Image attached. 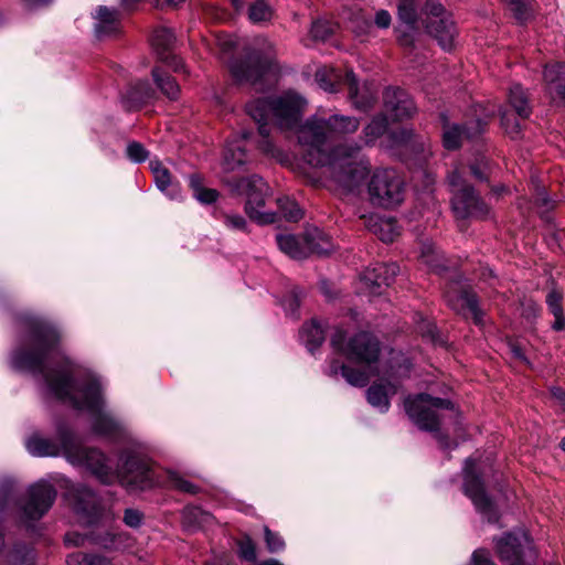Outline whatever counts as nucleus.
I'll return each instance as SVG.
<instances>
[{
  "label": "nucleus",
  "instance_id": "nucleus-1",
  "mask_svg": "<svg viewBox=\"0 0 565 565\" xmlns=\"http://www.w3.org/2000/svg\"><path fill=\"white\" fill-rule=\"evenodd\" d=\"M23 326L25 335L10 353L11 367L36 376L47 399L87 414L96 435L120 433L121 422L106 407L102 379L64 354L57 328L38 316L25 317Z\"/></svg>",
  "mask_w": 565,
  "mask_h": 565
},
{
  "label": "nucleus",
  "instance_id": "nucleus-2",
  "mask_svg": "<svg viewBox=\"0 0 565 565\" xmlns=\"http://www.w3.org/2000/svg\"><path fill=\"white\" fill-rule=\"evenodd\" d=\"M359 125V120L350 116L333 115L328 119L312 116L298 130L303 161L311 167L328 166L332 181L348 194L361 190L371 164L358 143L344 142L329 151L328 138L352 134Z\"/></svg>",
  "mask_w": 565,
  "mask_h": 565
},
{
  "label": "nucleus",
  "instance_id": "nucleus-3",
  "mask_svg": "<svg viewBox=\"0 0 565 565\" xmlns=\"http://www.w3.org/2000/svg\"><path fill=\"white\" fill-rule=\"evenodd\" d=\"M308 105L307 99L295 90H287L269 98H258L246 105L247 114L257 122L260 140L258 148L266 154L284 162L286 154L269 139L273 121L281 130H296L302 126L300 121Z\"/></svg>",
  "mask_w": 565,
  "mask_h": 565
},
{
  "label": "nucleus",
  "instance_id": "nucleus-4",
  "mask_svg": "<svg viewBox=\"0 0 565 565\" xmlns=\"http://www.w3.org/2000/svg\"><path fill=\"white\" fill-rule=\"evenodd\" d=\"M25 447L35 457L63 456L71 465L87 469L102 482L108 483L115 478L106 456L95 448L84 447L64 424L57 425L56 438L34 433L26 438Z\"/></svg>",
  "mask_w": 565,
  "mask_h": 565
},
{
  "label": "nucleus",
  "instance_id": "nucleus-5",
  "mask_svg": "<svg viewBox=\"0 0 565 565\" xmlns=\"http://www.w3.org/2000/svg\"><path fill=\"white\" fill-rule=\"evenodd\" d=\"M118 478L130 492L143 491L153 487H171L186 493H196L198 487L174 471L163 475L148 458L141 444L132 443L119 457Z\"/></svg>",
  "mask_w": 565,
  "mask_h": 565
},
{
  "label": "nucleus",
  "instance_id": "nucleus-6",
  "mask_svg": "<svg viewBox=\"0 0 565 565\" xmlns=\"http://www.w3.org/2000/svg\"><path fill=\"white\" fill-rule=\"evenodd\" d=\"M418 0H398L397 14L399 26L398 42L402 46H412L413 33L417 30V23L420 20L427 32L433 35L444 50H450L454 44L457 30L450 13L446 11L441 3L429 0L419 11Z\"/></svg>",
  "mask_w": 565,
  "mask_h": 565
},
{
  "label": "nucleus",
  "instance_id": "nucleus-7",
  "mask_svg": "<svg viewBox=\"0 0 565 565\" xmlns=\"http://www.w3.org/2000/svg\"><path fill=\"white\" fill-rule=\"evenodd\" d=\"M331 345L341 355L349 361L365 364L367 372L350 369L337 359L329 362L327 374L330 376H341L352 386L363 387L367 384L370 377L379 372L377 359L380 354L379 340L369 332H359L347 340L345 331L337 329L331 337Z\"/></svg>",
  "mask_w": 565,
  "mask_h": 565
},
{
  "label": "nucleus",
  "instance_id": "nucleus-8",
  "mask_svg": "<svg viewBox=\"0 0 565 565\" xmlns=\"http://www.w3.org/2000/svg\"><path fill=\"white\" fill-rule=\"evenodd\" d=\"M230 71L237 82L263 88L277 72L273 44L265 39L259 40L257 47L248 52L245 58L230 63Z\"/></svg>",
  "mask_w": 565,
  "mask_h": 565
},
{
  "label": "nucleus",
  "instance_id": "nucleus-9",
  "mask_svg": "<svg viewBox=\"0 0 565 565\" xmlns=\"http://www.w3.org/2000/svg\"><path fill=\"white\" fill-rule=\"evenodd\" d=\"M367 193L373 205L395 207L404 200L405 183L396 170L376 169L367 182Z\"/></svg>",
  "mask_w": 565,
  "mask_h": 565
},
{
  "label": "nucleus",
  "instance_id": "nucleus-10",
  "mask_svg": "<svg viewBox=\"0 0 565 565\" xmlns=\"http://www.w3.org/2000/svg\"><path fill=\"white\" fill-rule=\"evenodd\" d=\"M411 371V362L403 354L393 353L390 370L379 383H374L366 391V399L381 413H386L390 408V398L396 394L398 379L407 376Z\"/></svg>",
  "mask_w": 565,
  "mask_h": 565
},
{
  "label": "nucleus",
  "instance_id": "nucleus-11",
  "mask_svg": "<svg viewBox=\"0 0 565 565\" xmlns=\"http://www.w3.org/2000/svg\"><path fill=\"white\" fill-rule=\"evenodd\" d=\"M232 188L238 194L246 196L245 212L252 221L260 225L271 224L277 221L276 213L260 210L269 191V186L262 177L253 174L241 178L233 182Z\"/></svg>",
  "mask_w": 565,
  "mask_h": 565
},
{
  "label": "nucleus",
  "instance_id": "nucleus-12",
  "mask_svg": "<svg viewBox=\"0 0 565 565\" xmlns=\"http://www.w3.org/2000/svg\"><path fill=\"white\" fill-rule=\"evenodd\" d=\"M448 184L451 188V205L457 218H482L488 215V205L473 188L466 183L458 169L448 174Z\"/></svg>",
  "mask_w": 565,
  "mask_h": 565
},
{
  "label": "nucleus",
  "instance_id": "nucleus-13",
  "mask_svg": "<svg viewBox=\"0 0 565 565\" xmlns=\"http://www.w3.org/2000/svg\"><path fill=\"white\" fill-rule=\"evenodd\" d=\"M405 411L413 423L422 430L436 431L439 428L441 409H452L449 399L431 397L422 393L408 396L404 402Z\"/></svg>",
  "mask_w": 565,
  "mask_h": 565
},
{
  "label": "nucleus",
  "instance_id": "nucleus-14",
  "mask_svg": "<svg viewBox=\"0 0 565 565\" xmlns=\"http://www.w3.org/2000/svg\"><path fill=\"white\" fill-rule=\"evenodd\" d=\"M463 491L472 501L476 510L489 522L494 523L499 520L497 508L491 498L487 494L477 469V463L471 458L466 460L463 467Z\"/></svg>",
  "mask_w": 565,
  "mask_h": 565
},
{
  "label": "nucleus",
  "instance_id": "nucleus-15",
  "mask_svg": "<svg viewBox=\"0 0 565 565\" xmlns=\"http://www.w3.org/2000/svg\"><path fill=\"white\" fill-rule=\"evenodd\" d=\"M55 499V488L49 481L40 480L29 488L23 513L30 520H39L51 509Z\"/></svg>",
  "mask_w": 565,
  "mask_h": 565
},
{
  "label": "nucleus",
  "instance_id": "nucleus-16",
  "mask_svg": "<svg viewBox=\"0 0 565 565\" xmlns=\"http://www.w3.org/2000/svg\"><path fill=\"white\" fill-rule=\"evenodd\" d=\"M71 494L73 509L79 520L87 525L96 523L102 515V509L95 492L84 484H78Z\"/></svg>",
  "mask_w": 565,
  "mask_h": 565
},
{
  "label": "nucleus",
  "instance_id": "nucleus-17",
  "mask_svg": "<svg viewBox=\"0 0 565 565\" xmlns=\"http://www.w3.org/2000/svg\"><path fill=\"white\" fill-rule=\"evenodd\" d=\"M443 120V146L447 150H456L461 146L465 138L470 139L483 130L484 121L478 119L470 122L469 126H461L459 124H450L445 115H441Z\"/></svg>",
  "mask_w": 565,
  "mask_h": 565
},
{
  "label": "nucleus",
  "instance_id": "nucleus-18",
  "mask_svg": "<svg viewBox=\"0 0 565 565\" xmlns=\"http://www.w3.org/2000/svg\"><path fill=\"white\" fill-rule=\"evenodd\" d=\"M384 110L392 120H403L412 117L416 106L407 92L390 87L384 92Z\"/></svg>",
  "mask_w": 565,
  "mask_h": 565
},
{
  "label": "nucleus",
  "instance_id": "nucleus-19",
  "mask_svg": "<svg viewBox=\"0 0 565 565\" xmlns=\"http://www.w3.org/2000/svg\"><path fill=\"white\" fill-rule=\"evenodd\" d=\"M448 305L458 312H469L476 323L481 322L482 312L478 307L476 295L455 282L449 285L445 292Z\"/></svg>",
  "mask_w": 565,
  "mask_h": 565
},
{
  "label": "nucleus",
  "instance_id": "nucleus-20",
  "mask_svg": "<svg viewBox=\"0 0 565 565\" xmlns=\"http://www.w3.org/2000/svg\"><path fill=\"white\" fill-rule=\"evenodd\" d=\"M175 38L168 28H158L152 34V46L158 53L159 58L170 66L174 72H185L183 61L171 52Z\"/></svg>",
  "mask_w": 565,
  "mask_h": 565
},
{
  "label": "nucleus",
  "instance_id": "nucleus-21",
  "mask_svg": "<svg viewBox=\"0 0 565 565\" xmlns=\"http://www.w3.org/2000/svg\"><path fill=\"white\" fill-rule=\"evenodd\" d=\"M523 543H529V536L521 530L504 534L497 542V550L500 559L504 563H508V565H523Z\"/></svg>",
  "mask_w": 565,
  "mask_h": 565
},
{
  "label": "nucleus",
  "instance_id": "nucleus-22",
  "mask_svg": "<svg viewBox=\"0 0 565 565\" xmlns=\"http://www.w3.org/2000/svg\"><path fill=\"white\" fill-rule=\"evenodd\" d=\"M399 267L396 263L390 264H375L369 267L362 275V282L372 295H380L383 286L388 287L397 273Z\"/></svg>",
  "mask_w": 565,
  "mask_h": 565
},
{
  "label": "nucleus",
  "instance_id": "nucleus-23",
  "mask_svg": "<svg viewBox=\"0 0 565 565\" xmlns=\"http://www.w3.org/2000/svg\"><path fill=\"white\" fill-rule=\"evenodd\" d=\"M343 82L348 86L349 97L356 109L367 110L372 107L377 97V90L373 84L364 83L360 86L352 71L347 72Z\"/></svg>",
  "mask_w": 565,
  "mask_h": 565
},
{
  "label": "nucleus",
  "instance_id": "nucleus-24",
  "mask_svg": "<svg viewBox=\"0 0 565 565\" xmlns=\"http://www.w3.org/2000/svg\"><path fill=\"white\" fill-rule=\"evenodd\" d=\"M364 226L384 243H392L399 235V226L393 217L379 214L363 216Z\"/></svg>",
  "mask_w": 565,
  "mask_h": 565
},
{
  "label": "nucleus",
  "instance_id": "nucleus-25",
  "mask_svg": "<svg viewBox=\"0 0 565 565\" xmlns=\"http://www.w3.org/2000/svg\"><path fill=\"white\" fill-rule=\"evenodd\" d=\"M250 136V131L244 130L239 139L227 141L223 154V168L226 171H233L246 162L245 143Z\"/></svg>",
  "mask_w": 565,
  "mask_h": 565
},
{
  "label": "nucleus",
  "instance_id": "nucleus-26",
  "mask_svg": "<svg viewBox=\"0 0 565 565\" xmlns=\"http://www.w3.org/2000/svg\"><path fill=\"white\" fill-rule=\"evenodd\" d=\"M93 18L97 38L111 35L118 31L120 17L117 9L99 6L96 8Z\"/></svg>",
  "mask_w": 565,
  "mask_h": 565
},
{
  "label": "nucleus",
  "instance_id": "nucleus-27",
  "mask_svg": "<svg viewBox=\"0 0 565 565\" xmlns=\"http://www.w3.org/2000/svg\"><path fill=\"white\" fill-rule=\"evenodd\" d=\"M149 167L157 188L169 199L180 200L182 198L180 186L172 181L169 170L159 160H150Z\"/></svg>",
  "mask_w": 565,
  "mask_h": 565
},
{
  "label": "nucleus",
  "instance_id": "nucleus-28",
  "mask_svg": "<svg viewBox=\"0 0 565 565\" xmlns=\"http://www.w3.org/2000/svg\"><path fill=\"white\" fill-rule=\"evenodd\" d=\"M279 249L294 259H302L308 256V246L303 236L292 234H278L276 236Z\"/></svg>",
  "mask_w": 565,
  "mask_h": 565
},
{
  "label": "nucleus",
  "instance_id": "nucleus-29",
  "mask_svg": "<svg viewBox=\"0 0 565 565\" xmlns=\"http://www.w3.org/2000/svg\"><path fill=\"white\" fill-rule=\"evenodd\" d=\"M154 96V90L147 81L135 83L124 95L122 99L130 109L138 108Z\"/></svg>",
  "mask_w": 565,
  "mask_h": 565
},
{
  "label": "nucleus",
  "instance_id": "nucleus-30",
  "mask_svg": "<svg viewBox=\"0 0 565 565\" xmlns=\"http://www.w3.org/2000/svg\"><path fill=\"white\" fill-rule=\"evenodd\" d=\"M305 241L308 246V255L311 253L323 255L333 249L331 237L318 227L308 228L305 233Z\"/></svg>",
  "mask_w": 565,
  "mask_h": 565
},
{
  "label": "nucleus",
  "instance_id": "nucleus-31",
  "mask_svg": "<svg viewBox=\"0 0 565 565\" xmlns=\"http://www.w3.org/2000/svg\"><path fill=\"white\" fill-rule=\"evenodd\" d=\"M299 337L308 351L312 353L324 341V331L316 320H312L302 326Z\"/></svg>",
  "mask_w": 565,
  "mask_h": 565
},
{
  "label": "nucleus",
  "instance_id": "nucleus-32",
  "mask_svg": "<svg viewBox=\"0 0 565 565\" xmlns=\"http://www.w3.org/2000/svg\"><path fill=\"white\" fill-rule=\"evenodd\" d=\"M152 77L160 92L169 99L175 100L180 94V86L168 73L156 67L152 70Z\"/></svg>",
  "mask_w": 565,
  "mask_h": 565
},
{
  "label": "nucleus",
  "instance_id": "nucleus-33",
  "mask_svg": "<svg viewBox=\"0 0 565 565\" xmlns=\"http://www.w3.org/2000/svg\"><path fill=\"white\" fill-rule=\"evenodd\" d=\"M419 257L430 269L440 271L446 269L444 265V256L435 248V245L429 239L420 242Z\"/></svg>",
  "mask_w": 565,
  "mask_h": 565
},
{
  "label": "nucleus",
  "instance_id": "nucleus-34",
  "mask_svg": "<svg viewBox=\"0 0 565 565\" xmlns=\"http://www.w3.org/2000/svg\"><path fill=\"white\" fill-rule=\"evenodd\" d=\"M509 104L515 110L520 118H527L531 115V106L527 95L521 85L514 84L509 90Z\"/></svg>",
  "mask_w": 565,
  "mask_h": 565
},
{
  "label": "nucleus",
  "instance_id": "nucleus-35",
  "mask_svg": "<svg viewBox=\"0 0 565 565\" xmlns=\"http://www.w3.org/2000/svg\"><path fill=\"white\" fill-rule=\"evenodd\" d=\"M182 519L184 526L194 530L210 524L213 516L200 507H186L183 510Z\"/></svg>",
  "mask_w": 565,
  "mask_h": 565
},
{
  "label": "nucleus",
  "instance_id": "nucleus-36",
  "mask_svg": "<svg viewBox=\"0 0 565 565\" xmlns=\"http://www.w3.org/2000/svg\"><path fill=\"white\" fill-rule=\"evenodd\" d=\"M189 185L193 192V196L202 204H211L218 198L216 190L204 186L203 179L199 174H191L189 177Z\"/></svg>",
  "mask_w": 565,
  "mask_h": 565
},
{
  "label": "nucleus",
  "instance_id": "nucleus-37",
  "mask_svg": "<svg viewBox=\"0 0 565 565\" xmlns=\"http://www.w3.org/2000/svg\"><path fill=\"white\" fill-rule=\"evenodd\" d=\"M315 79L319 87L328 93L337 92V86L342 81L340 73L333 67L322 66L317 70Z\"/></svg>",
  "mask_w": 565,
  "mask_h": 565
},
{
  "label": "nucleus",
  "instance_id": "nucleus-38",
  "mask_svg": "<svg viewBox=\"0 0 565 565\" xmlns=\"http://www.w3.org/2000/svg\"><path fill=\"white\" fill-rule=\"evenodd\" d=\"M97 545L105 550H121L126 547L127 536L121 533L105 532L103 534H96L92 539Z\"/></svg>",
  "mask_w": 565,
  "mask_h": 565
},
{
  "label": "nucleus",
  "instance_id": "nucleus-39",
  "mask_svg": "<svg viewBox=\"0 0 565 565\" xmlns=\"http://www.w3.org/2000/svg\"><path fill=\"white\" fill-rule=\"evenodd\" d=\"M387 129V118L383 115L375 116L364 128L365 145L373 143Z\"/></svg>",
  "mask_w": 565,
  "mask_h": 565
},
{
  "label": "nucleus",
  "instance_id": "nucleus-40",
  "mask_svg": "<svg viewBox=\"0 0 565 565\" xmlns=\"http://www.w3.org/2000/svg\"><path fill=\"white\" fill-rule=\"evenodd\" d=\"M67 565H113V563L103 555L74 553L67 557Z\"/></svg>",
  "mask_w": 565,
  "mask_h": 565
},
{
  "label": "nucleus",
  "instance_id": "nucleus-41",
  "mask_svg": "<svg viewBox=\"0 0 565 565\" xmlns=\"http://www.w3.org/2000/svg\"><path fill=\"white\" fill-rule=\"evenodd\" d=\"M278 209L282 217L289 222H298L302 217V210L289 198L277 200Z\"/></svg>",
  "mask_w": 565,
  "mask_h": 565
},
{
  "label": "nucleus",
  "instance_id": "nucleus-42",
  "mask_svg": "<svg viewBox=\"0 0 565 565\" xmlns=\"http://www.w3.org/2000/svg\"><path fill=\"white\" fill-rule=\"evenodd\" d=\"M273 11L265 0H255L248 8V19L253 23H259L270 20Z\"/></svg>",
  "mask_w": 565,
  "mask_h": 565
},
{
  "label": "nucleus",
  "instance_id": "nucleus-43",
  "mask_svg": "<svg viewBox=\"0 0 565 565\" xmlns=\"http://www.w3.org/2000/svg\"><path fill=\"white\" fill-rule=\"evenodd\" d=\"M416 331L420 333L423 338L436 341V327L433 322L427 320L422 313L415 315Z\"/></svg>",
  "mask_w": 565,
  "mask_h": 565
},
{
  "label": "nucleus",
  "instance_id": "nucleus-44",
  "mask_svg": "<svg viewBox=\"0 0 565 565\" xmlns=\"http://www.w3.org/2000/svg\"><path fill=\"white\" fill-rule=\"evenodd\" d=\"M315 40L324 41L333 33V24L327 20H316L310 30Z\"/></svg>",
  "mask_w": 565,
  "mask_h": 565
},
{
  "label": "nucleus",
  "instance_id": "nucleus-45",
  "mask_svg": "<svg viewBox=\"0 0 565 565\" xmlns=\"http://www.w3.org/2000/svg\"><path fill=\"white\" fill-rule=\"evenodd\" d=\"M264 534L266 547L270 553H279L285 550V541L279 533L273 532L269 527L265 526Z\"/></svg>",
  "mask_w": 565,
  "mask_h": 565
},
{
  "label": "nucleus",
  "instance_id": "nucleus-46",
  "mask_svg": "<svg viewBox=\"0 0 565 565\" xmlns=\"http://www.w3.org/2000/svg\"><path fill=\"white\" fill-rule=\"evenodd\" d=\"M514 17L520 22L527 20L530 17L531 4L533 0H505Z\"/></svg>",
  "mask_w": 565,
  "mask_h": 565
},
{
  "label": "nucleus",
  "instance_id": "nucleus-47",
  "mask_svg": "<svg viewBox=\"0 0 565 565\" xmlns=\"http://www.w3.org/2000/svg\"><path fill=\"white\" fill-rule=\"evenodd\" d=\"M126 154L128 159L135 163L145 162L149 158L147 149L137 141H131L127 145Z\"/></svg>",
  "mask_w": 565,
  "mask_h": 565
},
{
  "label": "nucleus",
  "instance_id": "nucleus-48",
  "mask_svg": "<svg viewBox=\"0 0 565 565\" xmlns=\"http://www.w3.org/2000/svg\"><path fill=\"white\" fill-rule=\"evenodd\" d=\"M238 556L244 561H256V545L249 536H245L238 541Z\"/></svg>",
  "mask_w": 565,
  "mask_h": 565
},
{
  "label": "nucleus",
  "instance_id": "nucleus-49",
  "mask_svg": "<svg viewBox=\"0 0 565 565\" xmlns=\"http://www.w3.org/2000/svg\"><path fill=\"white\" fill-rule=\"evenodd\" d=\"M300 295L301 291L298 289H294L288 297L282 300V307L285 312L290 317L298 316V309L300 306Z\"/></svg>",
  "mask_w": 565,
  "mask_h": 565
},
{
  "label": "nucleus",
  "instance_id": "nucleus-50",
  "mask_svg": "<svg viewBox=\"0 0 565 565\" xmlns=\"http://www.w3.org/2000/svg\"><path fill=\"white\" fill-rule=\"evenodd\" d=\"M223 224L232 231L245 232L247 227L246 220L236 213H224L222 216Z\"/></svg>",
  "mask_w": 565,
  "mask_h": 565
},
{
  "label": "nucleus",
  "instance_id": "nucleus-51",
  "mask_svg": "<svg viewBox=\"0 0 565 565\" xmlns=\"http://www.w3.org/2000/svg\"><path fill=\"white\" fill-rule=\"evenodd\" d=\"M501 125L511 138L519 136L521 130L520 122L516 119H512L507 111L501 113Z\"/></svg>",
  "mask_w": 565,
  "mask_h": 565
},
{
  "label": "nucleus",
  "instance_id": "nucleus-52",
  "mask_svg": "<svg viewBox=\"0 0 565 565\" xmlns=\"http://www.w3.org/2000/svg\"><path fill=\"white\" fill-rule=\"evenodd\" d=\"M563 295L557 289H552L546 296V303L552 315H558L562 308Z\"/></svg>",
  "mask_w": 565,
  "mask_h": 565
},
{
  "label": "nucleus",
  "instance_id": "nucleus-53",
  "mask_svg": "<svg viewBox=\"0 0 565 565\" xmlns=\"http://www.w3.org/2000/svg\"><path fill=\"white\" fill-rule=\"evenodd\" d=\"M564 65L562 63H554L551 65H546L543 72L544 81L547 84H554L558 81L561 74L563 73Z\"/></svg>",
  "mask_w": 565,
  "mask_h": 565
},
{
  "label": "nucleus",
  "instance_id": "nucleus-54",
  "mask_svg": "<svg viewBox=\"0 0 565 565\" xmlns=\"http://www.w3.org/2000/svg\"><path fill=\"white\" fill-rule=\"evenodd\" d=\"M467 565H495L490 557V554L487 550L478 548L476 550L470 558V562Z\"/></svg>",
  "mask_w": 565,
  "mask_h": 565
},
{
  "label": "nucleus",
  "instance_id": "nucleus-55",
  "mask_svg": "<svg viewBox=\"0 0 565 565\" xmlns=\"http://www.w3.org/2000/svg\"><path fill=\"white\" fill-rule=\"evenodd\" d=\"M124 522L130 527H138L142 522V513L135 509H127L125 511Z\"/></svg>",
  "mask_w": 565,
  "mask_h": 565
},
{
  "label": "nucleus",
  "instance_id": "nucleus-56",
  "mask_svg": "<svg viewBox=\"0 0 565 565\" xmlns=\"http://www.w3.org/2000/svg\"><path fill=\"white\" fill-rule=\"evenodd\" d=\"M216 44L220 47L221 52L224 54H230L236 46V41L232 35H220L216 39Z\"/></svg>",
  "mask_w": 565,
  "mask_h": 565
},
{
  "label": "nucleus",
  "instance_id": "nucleus-57",
  "mask_svg": "<svg viewBox=\"0 0 565 565\" xmlns=\"http://www.w3.org/2000/svg\"><path fill=\"white\" fill-rule=\"evenodd\" d=\"M488 166V161L484 157L477 159L475 163L471 164V173L479 180H486L487 174L484 172V169Z\"/></svg>",
  "mask_w": 565,
  "mask_h": 565
},
{
  "label": "nucleus",
  "instance_id": "nucleus-58",
  "mask_svg": "<svg viewBox=\"0 0 565 565\" xmlns=\"http://www.w3.org/2000/svg\"><path fill=\"white\" fill-rule=\"evenodd\" d=\"M375 23L380 28H388L391 24V14L386 10H380L376 12Z\"/></svg>",
  "mask_w": 565,
  "mask_h": 565
},
{
  "label": "nucleus",
  "instance_id": "nucleus-59",
  "mask_svg": "<svg viewBox=\"0 0 565 565\" xmlns=\"http://www.w3.org/2000/svg\"><path fill=\"white\" fill-rule=\"evenodd\" d=\"M84 541H85V536H83L78 533H67L65 535V542L67 544L82 545V544H84Z\"/></svg>",
  "mask_w": 565,
  "mask_h": 565
},
{
  "label": "nucleus",
  "instance_id": "nucleus-60",
  "mask_svg": "<svg viewBox=\"0 0 565 565\" xmlns=\"http://www.w3.org/2000/svg\"><path fill=\"white\" fill-rule=\"evenodd\" d=\"M509 347H510V351H511L512 355L515 359L523 361V362H527L522 348L518 343H510Z\"/></svg>",
  "mask_w": 565,
  "mask_h": 565
},
{
  "label": "nucleus",
  "instance_id": "nucleus-61",
  "mask_svg": "<svg viewBox=\"0 0 565 565\" xmlns=\"http://www.w3.org/2000/svg\"><path fill=\"white\" fill-rule=\"evenodd\" d=\"M555 320L553 322V329L556 331L563 330L565 328V318L563 316V311H559L558 315H553Z\"/></svg>",
  "mask_w": 565,
  "mask_h": 565
},
{
  "label": "nucleus",
  "instance_id": "nucleus-62",
  "mask_svg": "<svg viewBox=\"0 0 565 565\" xmlns=\"http://www.w3.org/2000/svg\"><path fill=\"white\" fill-rule=\"evenodd\" d=\"M184 0H151V2L157 7L162 6H178L179 3L183 2Z\"/></svg>",
  "mask_w": 565,
  "mask_h": 565
},
{
  "label": "nucleus",
  "instance_id": "nucleus-63",
  "mask_svg": "<svg viewBox=\"0 0 565 565\" xmlns=\"http://www.w3.org/2000/svg\"><path fill=\"white\" fill-rule=\"evenodd\" d=\"M30 8L47 4L51 0H22Z\"/></svg>",
  "mask_w": 565,
  "mask_h": 565
},
{
  "label": "nucleus",
  "instance_id": "nucleus-64",
  "mask_svg": "<svg viewBox=\"0 0 565 565\" xmlns=\"http://www.w3.org/2000/svg\"><path fill=\"white\" fill-rule=\"evenodd\" d=\"M553 395L559 401L562 402L563 405H565V392L562 391L561 388H554L552 391Z\"/></svg>",
  "mask_w": 565,
  "mask_h": 565
}]
</instances>
